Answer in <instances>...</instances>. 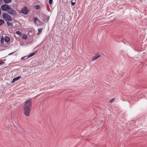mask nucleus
I'll return each mask as SVG.
<instances>
[{"mask_svg":"<svg viewBox=\"0 0 147 147\" xmlns=\"http://www.w3.org/2000/svg\"><path fill=\"white\" fill-rule=\"evenodd\" d=\"M21 12L23 14L26 15L28 13V9L26 6H25L22 9Z\"/></svg>","mask_w":147,"mask_h":147,"instance_id":"20e7f679","label":"nucleus"},{"mask_svg":"<svg viewBox=\"0 0 147 147\" xmlns=\"http://www.w3.org/2000/svg\"><path fill=\"white\" fill-rule=\"evenodd\" d=\"M38 32L37 33L38 34H40L41 33L42 31V28H39L38 29Z\"/></svg>","mask_w":147,"mask_h":147,"instance_id":"4468645a","label":"nucleus"},{"mask_svg":"<svg viewBox=\"0 0 147 147\" xmlns=\"http://www.w3.org/2000/svg\"><path fill=\"white\" fill-rule=\"evenodd\" d=\"M16 33L19 35H21V34H22L21 32L20 31H16Z\"/></svg>","mask_w":147,"mask_h":147,"instance_id":"dca6fc26","label":"nucleus"},{"mask_svg":"<svg viewBox=\"0 0 147 147\" xmlns=\"http://www.w3.org/2000/svg\"><path fill=\"white\" fill-rule=\"evenodd\" d=\"M12 0H4V2L6 3H7L11 2Z\"/></svg>","mask_w":147,"mask_h":147,"instance_id":"9b49d317","label":"nucleus"},{"mask_svg":"<svg viewBox=\"0 0 147 147\" xmlns=\"http://www.w3.org/2000/svg\"><path fill=\"white\" fill-rule=\"evenodd\" d=\"M4 23V21L3 20L0 19V25H2Z\"/></svg>","mask_w":147,"mask_h":147,"instance_id":"2eb2a0df","label":"nucleus"},{"mask_svg":"<svg viewBox=\"0 0 147 147\" xmlns=\"http://www.w3.org/2000/svg\"><path fill=\"white\" fill-rule=\"evenodd\" d=\"M49 16L47 17V20H49Z\"/></svg>","mask_w":147,"mask_h":147,"instance_id":"393cba45","label":"nucleus"},{"mask_svg":"<svg viewBox=\"0 0 147 147\" xmlns=\"http://www.w3.org/2000/svg\"><path fill=\"white\" fill-rule=\"evenodd\" d=\"M10 38L7 36L5 37L4 40L6 42H8L10 40Z\"/></svg>","mask_w":147,"mask_h":147,"instance_id":"6e6552de","label":"nucleus"},{"mask_svg":"<svg viewBox=\"0 0 147 147\" xmlns=\"http://www.w3.org/2000/svg\"><path fill=\"white\" fill-rule=\"evenodd\" d=\"M7 25L9 26H12V22H7Z\"/></svg>","mask_w":147,"mask_h":147,"instance_id":"ddd939ff","label":"nucleus"},{"mask_svg":"<svg viewBox=\"0 0 147 147\" xmlns=\"http://www.w3.org/2000/svg\"><path fill=\"white\" fill-rule=\"evenodd\" d=\"M26 57V56H24V57H22V58H21V59L22 60V59H25V58Z\"/></svg>","mask_w":147,"mask_h":147,"instance_id":"412c9836","label":"nucleus"},{"mask_svg":"<svg viewBox=\"0 0 147 147\" xmlns=\"http://www.w3.org/2000/svg\"><path fill=\"white\" fill-rule=\"evenodd\" d=\"M35 53H32L31 54H29L28 56V57L26 58H25V59H27L28 58H30L32 56H33V55H35Z\"/></svg>","mask_w":147,"mask_h":147,"instance_id":"1a4fd4ad","label":"nucleus"},{"mask_svg":"<svg viewBox=\"0 0 147 147\" xmlns=\"http://www.w3.org/2000/svg\"><path fill=\"white\" fill-rule=\"evenodd\" d=\"M1 8L3 11H8L10 9V6L7 4H4L1 5Z\"/></svg>","mask_w":147,"mask_h":147,"instance_id":"7ed1b4c3","label":"nucleus"},{"mask_svg":"<svg viewBox=\"0 0 147 147\" xmlns=\"http://www.w3.org/2000/svg\"><path fill=\"white\" fill-rule=\"evenodd\" d=\"M32 104L31 99L28 100L26 101L24 107V113L25 116H29L30 115Z\"/></svg>","mask_w":147,"mask_h":147,"instance_id":"f257e3e1","label":"nucleus"},{"mask_svg":"<svg viewBox=\"0 0 147 147\" xmlns=\"http://www.w3.org/2000/svg\"><path fill=\"white\" fill-rule=\"evenodd\" d=\"M40 8V6L38 5H36V9H39V8Z\"/></svg>","mask_w":147,"mask_h":147,"instance_id":"6ab92c4d","label":"nucleus"},{"mask_svg":"<svg viewBox=\"0 0 147 147\" xmlns=\"http://www.w3.org/2000/svg\"><path fill=\"white\" fill-rule=\"evenodd\" d=\"M100 57V55L98 54H97L95 55V56H94L92 59V61H94L97 59L98 58Z\"/></svg>","mask_w":147,"mask_h":147,"instance_id":"423d86ee","label":"nucleus"},{"mask_svg":"<svg viewBox=\"0 0 147 147\" xmlns=\"http://www.w3.org/2000/svg\"><path fill=\"white\" fill-rule=\"evenodd\" d=\"M14 52H13L12 53H10L9 54V55H10L12 54H13V53H14Z\"/></svg>","mask_w":147,"mask_h":147,"instance_id":"b1692460","label":"nucleus"},{"mask_svg":"<svg viewBox=\"0 0 147 147\" xmlns=\"http://www.w3.org/2000/svg\"><path fill=\"white\" fill-rule=\"evenodd\" d=\"M71 3L72 5H74L75 4V0H72L71 1Z\"/></svg>","mask_w":147,"mask_h":147,"instance_id":"f8f14e48","label":"nucleus"},{"mask_svg":"<svg viewBox=\"0 0 147 147\" xmlns=\"http://www.w3.org/2000/svg\"><path fill=\"white\" fill-rule=\"evenodd\" d=\"M4 63V62H1V63H0V65H2Z\"/></svg>","mask_w":147,"mask_h":147,"instance_id":"4be33fe9","label":"nucleus"},{"mask_svg":"<svg viewBox=\"0 0 147 147\" xmlns=\"http://www.w3.org/2000/svg\"><path fill=\"white\" fill-rule=\"evenodd\" d=\"M3 18L5 21H11L12 18L7 13H4L3 15Z\"/></svg>","mask_w":147,"mask_h":147,"instance_id":"f03ea898","label":"nucleus"},{"mask_svg":"<svg viewBox=\"0 0 147 147\" xmlns=\"http://www.w3.org/2000/svg\"><path fill=\"white\" fill-rule=\"evenodd\" d=\"M7 12L9 14L13 15H16L17 14V13L16 11L12 9L10 7V9L8 10Z\"/></svg>","mask_w":147,"mask_h":147,"instance_id":"39448f33","label":"nucleus"},{"mask_svg":"<svg viewBox=\"0 0 147 147\" xmlns=\"http://www.w3.org/2000/svg\"><path fill=\"white\" fill-rule=\"evenodd\" d=\"M34 22L36 24V22H38V19L37 18H34Z\"/></svg>","mask_w":147,"mask_h":147,"instance_id":"f3484780","label":"nucleus"},{"mask_svg":"<svg viewBox=\"0 0 147 147\" xmlns=\"http://www.w3.org/2000/svg\"><path fill=\"white\" fill-rule=\"evenodd\" d=\"M113 98H112V99H111V100H110L109 102H112V101H113Z\"/></svg>","mask_w":147,"mask_h":147,"instance_id":"5701e85b","label":"nucleus"},{"mask_svg":"<svg viewBox=\"0 0 147 147\" xmlns=\"http://www.w3.org/2000/svg\"><path fill=\"white\" fill-rule=\"evenodd\" d=\"M53 0H49V3L50 4H51L52 3Z\"/></svg>","mask_w":147,"mask_h":147,"instance_id":"aec40b11","label":"nucleus"},{"mask_svg":"<svg viewBox=\"0 0 147 147\" xmlns=\"http://www.w3.org/2000/svg\"><path fill=\"white\" fill-rule=\"evenodd\" d=\"M22 38L25 39H26L27 38V36L26 34H24L22 36Z\"/></svg>","mask_w":147,"mask_h":147,"instance_id":"9d476101","label":"nucleus"},{"mask_svg":"<svg viewBox=\"0 0 147 147\" xmlns=\"http://www.w3.org/2000/svg\"><path fill=\"white\" fill-rule=\"evenodd\" d=\"M4 39L3 38H2L1 40V43L3 44L4 42Z\"/></svg>","mask_w":147,"mask_h":147,"instance_id":"a211bd4d","label":"nucleus"},{"mask_svg":"<svg viewBox=\"0 0 147 147\" xmlns=\"http://www.w3.org/2000/svg\"><path fill=\"white\" fill-rule=\"evenodd\" d=\"M21 78L20 76H19L17 77L14 78L11 82L12 83H14L16 81L18 80Z\"/></svg>","mask_w":147,"mask_h":147,"instance_id":"0eeeda50","label":"nucleus"}]
</instances>
